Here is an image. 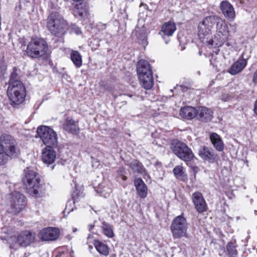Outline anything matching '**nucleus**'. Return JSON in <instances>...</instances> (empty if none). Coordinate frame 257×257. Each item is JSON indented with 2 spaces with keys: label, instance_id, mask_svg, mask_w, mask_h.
Masks as SVG:
<instances>
[{
  "label": "nucleus",
  "instance_id": "obj_1",
  "mask_svg": "<svg viewBox=\"0 0 257 257\" xmlns=\"http://www.w3.org/2000/svg\"><path fill=\"white\" fill-rule=\"evenodd\" d=\"M22 181L27 192L34 197H42L45 193L46 184L41 181L40 175L29 168L24 169Z\"/></svg>",
  "mask_w": 257,
  "mask_h": 257
},
{
  "label": "nucleus",
  "instance_id": "obj_2",
  "mask_svg": "<svg viewBox=\"0 0 257 257\" xmlns=\"http://www.w3.org/2000/svg\"><path fill=\"white\" fill-rule=\"evenodd\" d=\"M20 153L16 140L11 136L4 134L0 137V166L6 164Z\"/></svg>",
  "mask_w": 257,
  "mask_h": 257
},
{
  "label": "nucleus",
  "instance_id": "obj_3",
  "mask_svg": "<svg viewBox=\"0 0 257 257\" xmlns=\"http://www.w3.org/2000/svg\"><path fill=\"white\" fill-rule=\"evenodd\" d=\"M47 27L53 35L62 37L67 32V23L58 13L52 12L48 17Z\"/></svg>",
  "mask_w": 257,
  "mask_h": 257
},
{
  "label": "nucleus",
  "instance_id": "obj_4",
  "mask_svg": "<svg viewBox=\"0 0 257 257\" xmlns=\"http://www.w3.org/2000/svg\"><path fill=\"white\" fill-rule=\"evenodd\" d=\"M7 94L12 105H19L24 101L26 89L21 81H12L8 88Z\"/></svg>",
  "mask_w": 257,
  "mask_h": 257
},
{
  "label": "nucleus",
  "instance_id": "obj_5",
  "mask_svg": "<svg viewBox=\"0 0 257 257\" xmlns=\"http://www.w3.org/2000/svg\"><path fill=\"white\" fill-rule=\"evenodd\" d=\"M215 24L216 34L214 40H209L208 43L211 45L215 43L216 46L220 47L228 40L229 31L225 21L219 17H217Z\"/></svg>",
  "mask_w": 257,
  "mask_h": 257
},
{
  "label": "nucleus",
  "instance_id": "obj_6",
  "mask_svg": "<svg viewBox=\"0 0 257 257\" xmlns=\"http://www.w3.org/2000/svg\"><path fill=\"white\" fill-rule=\"evenodd\" d=\"M48 50V45L45 41L41 38L33 39L29 43L26 53L32 58H38L45 55Z\"/></svg>",
  "mask_w": 257,
  "mask_h": 257
},
{
  "label": "nucleus",
  "instance_id": "obj_7",
  "mask_svg": "<svg viewBox=\"0 0 257 257\" xmlns=\"http://www.w3.org/2000/svg\"><path fill=\"white\" fill-rule=\"evenodd\" d=\"M217 16H210L206 17L198 26V35L199 39L203 41L206 39V42H208V40L210 38L211 34V30L213 26L215 24Z\"/></svg>",
  "mask_w": 257,
  "mask_h": 257
},
{
  "label": "nucleus",
  "instance_id": "obj_8",
  "mask_svg": "<svg viewBox=\"0 0 257 257\" xmlns=\"http://www.w3.org/2000/svg\"><path fill=\"white\" fill-rule=\"evenodd\" d=\"M37 134L46 147H56L57 146V135L51 127L40 126L37 128Z\"/></svg>",
  "mask_w": 257,
  "mask_h": 257
},
{
  "label": "nucleus",
  "instance_id": "obj_9",
  "mask_svg": "<svg viewBox=\"0 0 257 257\" xmlns=\"http://www.w3.org/2000/svg\"><path fill=\"white\" fill-rule=\"evenodd\" d=\"M171 149L175 155L185 162L191 161L194 158L191 149L181 141L173 143Z\"/></svg>",
  "mask_w": 257,
  "mask_h": 257
},
{
  "label": "nucleus",
  "instance_id": "obj_10",
  "mask_svg": "<svg viewBox=\"0 0 257 257\" xmlns=\"http://www.w3.org/2000/svg\"><path fill=\"white\" fill-rule=\"evenodd\" d=\"M187 228L186 220L182 215L176 217L170 226V229L174 238L185 236Z\"/></svg>",
  "mask_w": 257,
  "mask_h": 257
},
{
  "label": "nucleus",
  "instance_id": "obj_11",
  "mask_svg": "<svg viewBox=\"0 0 257 257\" xmlns=\"http://www.w3.org/2000/svg\"><path fill=\"white\" fill-rule=\"evenodd\" d=\"M35 238V234L34 233L25 230L14 238V242L11 244L10 247L17 249L20 246H27L33 242Z\"/></svg>",
  "mask_w": 257,
  "mask_h": 257
},
{
  "label": "nucleus",
  "instance_id": "obj_12",
  "mask_svg": "<svg viewBox=\"0 0 257 257\" xmlns=\"http://www.w3.org/2000/svg\"><path fill=\"white\" fill-rule=\"evenodd\" d=\"M10 201L13 209H23L26 204V198L19 192H13L11 194Z\"/></svg>",
  "mask_w": 257,
  "mask_h": 257
},
{
  "label": "nucleus",
  "instance_id": "obj_13",
  "mask_svg": "<svg viewBox=\"0 0 257 257\" xmlns=\"http://www.w3.org/2000/svg\"><path fill=\"white\" fill-rule=\"evenodd\" d=\"M59 235V230L55 227L44 228L39 233L40 238L44 241L55 240L58 238Z\"/></svg>",
  "mask_w": 257,
  "mask_h": 257
},
{
  "label": "nucleus",
  "instance_id": "obj_14",
  "mask_svg": "<svg viewBox=\"0 0 257 257\" xmlns=\"http://www.w3.org/2000/svg\"><path fill=\"white\" fill-rule=\"evenodd\" d=\"M220 9L224 17L229 21L235 18V12L233 6L228 1H222L220 4Z\"/></svg>",
  "mask_w": 257,
  "mask_h": 257
},
{
  "label": "nucleus",
  "instance_id": "obj_15",
  "mask_svg": "<svg viewBox=\"0 0 257 257\" xmlns=\"http://www.w3.org/2000/svg\"><path fill=\"white\" fill-rule=\"evenodd\" d=\"M246 65L247 60L242 56L231 66L227 72L232 75H236L242 71Z\"/></svg>",
  "mask_w": 257,
  "mask_h": 257
},
{
  "label": "nucleus",
  "instance_id": "obj_16",
  "mask_svg": "<svg viewBox=\"0 0 257 257\" xmlns=\"http://www.w3.org/2000/svg\"><path fill=\"white\" fill-rule=\"evenodd\" d=\"M53 148L46 147L43 150L42 159L46 164H52L56 160V153Z\"/></svg>",
  "mask_w": 257,
  "mask_h": 257
},
{
  "label": "nucleus",
  "instance_id": "obj_17",
  "mask_svg": "<svg viewBox=\"0 0 257 257\" xmlns=\"http://www.w3.org/2000/svg\"><path fill=\"white\" fill-rule=\"evenodd\" d=\"M198 155L202 159L209 162H214L217 156L212 149L205 146L199 148Z\"/></svg>",
  "mask_w": 257,
  "mask_h": 257
},
{
  "label": "nucleus",
  "instance_id": "obj_18",
  "mask_svg": "<svg viewBox=\"0 0 257 257\" xmlns=\"http://www.w3.org/2000/svg\"><path fill=\"white\" fill-rule=\"evenodd\" d=\"M63 128L69 133L76 135L79 132L78 122L75 121L72 118H67L65 123L63 125Z\"/></svg>",
  "mask_w": 257,
  "mask_h": 257
},
{
  "label": "nucleus",
  "instance_id": "obj_19",
  "mask_svg": "<svg viewBox=\"0 0 257 257\" xmlns=\"http://www.w3.org/2000/svg\"><path fill=\"white\" fill-rule=\"evenodd\" d=\"M176 30V26L173 22L169 21L165 23L162 27L161 32L159 34L161 35L163 39H165V36H171L174 32Z\"/></svg>",
  "mask_w": 257,
  "mask_h": 257
},
{
  "label": "nucleus",
  "instance_id": "obj_20",
  "mask_svg": "<svg viewBox=\"0 0 257 257\" xmlns=\"http://www.w3.org/2000/svg\"><path fill=\"white\" fill-rule=\"evenodd\" d=\"M142 86L146 89H150L154 85V79L152 72H149L146 75H141L138 77Z\"/></svg>",
  "mask_w": 257,
  "mask_h": 257
},
{
  "label": "nucleus",
  "instance_id": "obj_21",
  "mask_svg": "<svg viewBox=\"0 0 257 257\" xmlns=\"http://www.w3.org/2000/svg\"><path fill=\"white\" fill-rule=\"evenodd\" d=\"M72 198L69 200L66 204L65 209H76L77 206L75 205L76 202L78 199L83 198L84 194L80 190H78L75 186V191H74L72 194Z\"/></svg>",
  "mask_w": 257,
  "mask_h": 257
},
{
  "label": "nucleus",
  "instance_id": "obj_22",
  "mask_svg": "<svg viewBox=\"0 0 257 257\" xmlns=\"http://www.w3.org/2000/svg\"><path fill=\"white\" fill-rule=\"evenodd\" d=\"M212 110L205 107H200L197 110V115L201 121H210L213 117Z\"/></svg>",
  "mask_w": 257,
  "mask_h": 257
},
{
  "label": "nucleus",
  "instance_id": "obj_23",
  "mask_svg": "<svg viewBox=\"0 0 257 257\" xmlns=\"http://www.w3.org/2000/svg\"><path fill=\"white\" fill-rule=\"evenodd\" d=\"M137 71L138 77L141 75H146V73L147 74L149 72H152L150 64L147 61L144 59H141L138 62Z\"/></svg>",
  "mask_w": 257,
  "mask_h": 257
},
{
  "label": "nucleus",
  "instance_id": "obj_24",
  "mask_svg": "<svg viewBox=\"0 0 257 257\" xmlns=\"http://www.w3.org/2000/svg\"><path fill=\"white\" fill-rule=\"evenodd\" d=\"M180 115L186 119H191L197 115V110L191 106H186L181 109Z\"/></svg>",
  "mask_w": 257,
  "mask_h": 257
},
{
  "label": "nucleus",
  "instance_id": "obj_25",
  "mask_svg": "<svg viewBox=\"0 0 257 257\" xmlns=\"http://www.w3.org/2000/svg\"><path fill=\"white\" fill-rule=\"evenodd\" d=\"M134 183L139 195L141 198H145L147 194V187L142 179L136 178Z\"/></svg>",
  "mask_w": 257,
  "mask_h": 257
},
{
  "label": "nucleus",
  "instance_id": "obj_26",
  "mask_svg": "<svg viewBox=\"0 0 257 257\" xmlns=\"http://www.w3.org/2000/svg\"><path fill=\"white\" fill-rule=\"evenodd\" d=\"M211 143L218 151H222L224 149V144L221 137L216 133H212L210 135Z\"/></svg>",
  "mask_w": 257,
  "mask_h": 257
},
{
  "label": "nucleus",
  "instance_id": "obj_27",
  "mask_svg": "<svg viewBox=\"0 0 257 257\" xmlns=\"http://www.w3.org/2000/svg\"><path fill=\"white\" fill-rule=\"evenodd\" d=\"M192 200L196 209H206V204L201 193L198 192L194 193Z\"/></svg>",
  "mask_w": 257,
  "mask_h": 257
},
{
  "label": "nucleus",
  "instance_id": "obj_28",
  "mask_svg": "<svg viewBox=\"0 0 257 257\" xmlns=\"http://www.w3.org/2000/svg\"><path fill=\"white\" fill-rule=\"evenodd\" d=\"M126 165L132 170L134 173L143 174L145 172V169L143 165L139 161L133 160L127 162Z\"/></svg>",
  "mask_w": 257,
  "mask_h": 257
},
{
  "label": "nucleus",
  "instance_id": "obj_29",
  "mask_svg": "<svg viewBox=\"0 0 257 257\" xmlns=\"http://www.w3.org/2000/svg\"><path fill=\"white\" fill-rule=\"evenodd\" d=\"M73 12L75 17L83 18L87 15L88 9L82 4H76L74 8Z\"/></svg>",
  "mask_w": 257,
  "mask_h": 257
},
{
  "label": "nucleus",
  "instance_id": "obj_30",
  "mask_svg": "<svg viewBox=\"0 0 257 257\" xmlns=\"http://www.w3.org/2000/svg\"><path fill=\"white\" fill-rule=\"evenodd\" d=\"M70 59L76 68H80L82 66V56L78 51L72 50L70 53Z\"/></svg>",
  "mask_w": 257,
  "mask_h": 257
},
{
  "label": "nucleus",
  "instance_id": "obj_31",
  "mask_svg": "<svg viewBox=\"0 0 257 257\" xmlns=\"http://www.w3.org/2000/svg\"><path fill=\"white\" fill-rule=\"evenodd\" d=\"M94 245L100 254L107 256L109 254V248L106 244L99 240H95Z\"/></svg>",
  "mask_w": 257,
  "mask_h": 257
},
{
  "label": "nucleus",
  "instance_id": "obj_32",
  "mask_svg": "<svg viewBox=\"0 0 257 257\" xmlns=\"http://www.w3.org/2000/svg\"><path fill=\"white\" fill-rule=\"evenodd\" d=\"M101 228L103 231V233L107 237L109 238H112L114 236L112 227L109 224L105 222H103L102 223Z\"/></svg>",
  "mask_w": 257,
  "mask_h": 257
},
{
  "label": "nucleus",
  "instance_id": "obj_33",
  "mask_svg": "<svg viewBox=\"0 0 257 257\" xmlns=\"http://www.w3.org/2000/svg\"><path fill=\"white\" fill-rule=\"evenodd\" d=\"M226 249L230 257L237 256V252L233 243L229 242L226 245Z\"/></svg>",
  "mask_w": 257,
  "mask_h": 257
},
{
  "label": "nucleus",
  "instance_id": "obj_34",
  "mask_svg": "<svg viewBox=\"0 0 257 257\" xmlns=\"http://www.w3.org/2000/svg\"><path fill=\"white\" fill-rule=\"evenodd\" d=\"M173 173L175 177L179 179H182L184 176L183 168L181 166H176L173 169Z\"/></svg>",
  "mask_w": 257,
  "mask_h": 257
},
{
  "label": "nucleus",
  "instance_id": "obj_35",
  "mask_svg": "<svg viewBox=\"0 0 257 257\" xmlns=\"http://www.w3.org/2000/svg\"><path fill=\"white\" fill-rule=\"evenodd\" d=\"M70 33L72 34H75L77 35H79L82 34V31L81 28L76 24H72L70 26Z\"/></svg>",
  "mask_w": 257,
  "mask_h": 257
},
{
  "label": "nucleus",
  "instance_id": "obj_36",
  "mask_svg": "<svg viewBox=\"0 0 257 257\" xmlns=\"http://www.w3.org/2000/svg\"><path fill=\"white\" fill-rule=\"evenodd\" d=\"M125 171L124 168H119L117 172V177L121 178L123 180L126 179V177L124 175Z\"/></svg>",
  "mask_w": 257,
  "mask_h": 257
},
{
  "label": "nucleus",
  "instance_id": "obj_37",
  "mask_svg": "<svg viewBox=\"0 0 257 257\" xmlns=\"http://www.w3.org/2000/svg\"><path fill=\"white\" fill-rule=\"evenodd\" d=\"M232 98V96L228 93H223L221 96V99L223 101H228Z\"/></svg>",
  "mask_w": 257,
  "mask_h": 257
},
{
  "label": "nucleus",
  "instance_id": "obj_38",
  "mask_svg": "<svg viewBox=\"0 0 257 257\" xmlns=\"http://www.w3.org/2000/svg\"><path fill=\"white\" fill-rule=\"evenodd\" d=\"M17 76V74L16 72H13L11 75V78H10V83L12 82V81H17V80H15L16 77Z\"/></svg>",
  "mask_w": 257,
  "mask_h": 257
},
{
  "label": "nucleus",
  "instance_id": "obj_39",
  "mask_svg": "<svg viewBox=\"0 0 257 257\" xmlns=\"http://www.w3.org/2000/svg\"><path fill=\"white\" fill-rule=\"evenodd\" d=\"M253 110L254 113L257 115V99L254 102Z\"/></svg>",
  "mask_w": 257,
  "mask_h": 257
},
{
  "label": "nucleus",
  "instance_id": "obj_40",
  "mask_svg": "<svg viewBox=\"0 0 257 257\" xmlns=\"http://www.w3.org/2000/svg\"><path fill=\"white\" fill-rule=\"evenodd\" d=\"M180 87L182 89L183 91H186L187 90V88L185 86H180Z\"/></svg>",
  "mask_w": 257,
  "mask_h": 257
},
{
  "label": "nucleus",
  "instance_id": "obj_41",
  "mask_svg": "<svg viewBox=\"0 0 257 257\" xmlns=\"http://www.w3.org/2000/svg\"><path fill=\"white\" fill-rule=\"evenodd\" d=\"M210 63L213 66H216V65H215L213 62L212 60H210Z\"/></svg>",
  "mask_w": 257,
  "mask_h": 257
},
{
  "label": "nucleus",
  "instance_id": "obj_42",
  "mask_svg": "<svg viewBox=\"0 0 257 257\" xmlns=\"http://www.w3.org/2000/svg\"><path fill=\"white\" fill-rule=\"evenodd\" d=\"M93 227V225H89V229H91V228H92V227Z\"/></svg>",
  "mask_w": 257,
  "mask_h": 257
},
{
  "label": "nucleus",
  "instance_id": "obj_43",
  "mask_svg": "<svg viewBox=\"0 0 257 257\" xmlns=\"http://www.w3.org/2000/svg\"><path fill=\"white\" fill-rule=\"evenodd\" d=\"M169 41H170L169 40L165 41V43L168 44L169 43Z\"/></svg>",
  "mask_w": 257,
  "mask_h": 257
},
{
  "label": "nucleus",
  "instance_id": "obj_44",
  "mask_svg": "<svg viewBox=\"0 0 257 257\" xmlns=\"http://www.w3.org/2000/svg\"><path fill=\"white\" fill-rule=\"evenodd\" d=\"M205 210L204 209H202V210H200V211L199 212H202L203 211H204Z\"/></svg>",
  "mask_w": 257,
  "mask_h": 257
},
{
  "label": "nucleus",
  "instance_id": "obj_45",
  "mask_svg": "<svg viewBox=\"0 0 257 257\" xmlns=\"http://www.w3.org/2000/svg\"><path fill=\"white\" fill-rule=\"evenodd\" d=\"M233 27H235V28H236V25L235 24H234L232 25Z\"/></svg>",
  "mask_w": 257,
  "mask_h": 257
},
{
  "label": "nucleus",
  "instance_id": "obj_46",
  "mask_svg": "<svg viewBox=\"0 0 257 257\" xmlns=\"http://www.w3.org/2000/svg\"><path fill=\"white\" fill-rule=\"evenodd\" d=\"M255 214H257V211L255 210Z\"/></svg>",
  "mask_w": 257,
  "mask_h": 257
},
{
  "label": "nucleus",
  "instance_id": "obj_47",
  "mask_svg": "<svg viewBox=\"0 0 257 257\" xmlns=\"http://www.w3.org/2000/svg\"><path fill=\"white\" fill-rule=\"evenodd\" d=\"M62 213H63V214L65 213V210L63 211Z\"/></svg>",
  "mask_w": 257,
  "mask_h": 257
},
{
  "label": "nucleus",
  "instance_id": "obj_48",
  "mask_svg": "<svg viewBox=\"0 0 257 257\" xmlns=\"http://www.w3.org/2000/svg\"><path fill=\"white\" fill-rule=\"evenodd\" d=\"M76 230V229H73V231H75Z\"/></svg>",
  "mask_w": 257,
  "mask_h": 257
},
{
  "label": "nucleus",
  "instance_id": "obj_49",
  "mask_svg": "<svg viewBox=\"0 0 257 257\" xmlns=\"http://www.w3.org/2000/svg\"><path fill=\"white\" fill-rule=\"evenodd\" d=\"M170 91H171V92H173V90H172V89H171V90H170Z\"/></svg>",
  "mask_w": 257,
  "mask_h": 257
},
{
  "label": "nucleus",
  "instance_id": "obj_50",
  "mask_svg": "<svg viewBox=\"0 0 257 257\" xmlns=\"http://www.w3.org/2000/svg\"><path fill=\"white\" fill-rule=\"evenodd\" d=\"M240 3H242V1H241V0H240Z\"/></svg>",
  "mask_w": 257,
  "mask_h": 257
}]
</instances>
